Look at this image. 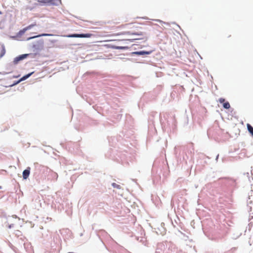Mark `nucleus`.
Returning <instances> with one entry per match:
<instances>
[{"label":"nucleus","mask_w":253,"mask_h":253,"mask_svg":"<svg viewBox=\"0 0 253 253\" xmlns=\"http://www.w3.org/2000/svg\"><path fill=\"white\" fill-rule=\"evenodd\" d=\"M130 25V24H127L126 25Z\"/></svg>","instance_id":"nucleus-19"},{"label":"nucleus","mask_w":253,"mask_h":253,"mask_svg":"<svg viewBox=\"0 0 253 253\" xmlns=\"http://www.w3.org/2000/svg\"><path fill=\"white\" fill-rule=\"evenodd\" d=\"M36 26V24H31L30 25H29L28 26L26 27L25 28V30H30L32 28L34 27V26Z\"/></svg>","instance_id":"nucleus-13"},{"label":"nucleus","mask_w":253,"mask_h":253,"mask_svg":"<svg viewBox=\"0 0 253 253\" xmlns=\"http://www.w3.org/2000/svg\"><path fill=\"white\" fill-rule=\"evenodd\" d=\"M61 4V0H49V5L58 6Z\"/></svg>","instance_id":"nucleus-3"},{"label":"nucleus","mask_w":253,"mask_h":253,"mask_svg":"<svg viewBox=\"0 0 253 253\" xmlns=\"http://www.w3.org/2000/svg\"><path fill=\"white\" fill-rule=\"evenodd\" d=\"M112 185V186L115 188L121 189V187L120 185H119L116 183H113Z\"/></svg>","instance_id":"nucleus-12"},{"label":"nucleus","mask_w":253,"mask_h":253,"mask_svg":"<svg viewBox=\"0 0 253 253\" xmlns=\"http://www.w3.org/2000/svg\"><path fill=\"white\" fill-rule=\"evenodd\" d=\"M133 28H134V26L130 27V30L129 31L118 33L115 34V35H126V38L120 39L119 41H126L131 42L135 40H144L146 39V33L144 32L139 31L138 27H135V29H133Z\"/></svg>","instance_id":"nucleus-1"},{"label":"nucleus","mask_w":253,"mask_h":253,"mask_svg":"<svg viewBox=\"0 0 253 253\" xmlns=\"http://www.w3.org/2000/svg\"><path fill=\"white\" fill-rule=\"evenodd\" d=\"M51 35H50V34H42V35H40L36 36H34L33 37L29 38H28V40H31L32 39H34V38H37V37H41V36H51Z\"/></svg>","instance_id":"nucleus-8"},{"label":"nucleus","mask_w":253,"mask_h":253,"mask_svg":"<svg viewBox=\"0 0 253 253\" xmlns=\"http://www.w3.org/2000/svg\"><path fill=\"white\" fill-rule=\"evenodd\" d=\"M113 20L114 21V23H115V24H119L120 23V19H118V21H117V18L113 19Z\"/></svg>","instance_id":"nucleus-15"},{"label":"nucleus","mask_w":253,"mask_h":253,"mask_svg":"<svg viewBox=\"0 0 253 253\" xmlns=\"http://www.w3.org/2000/svg\"><path fill=\"white\" fill-rule=\"evenodd\" d=\"M12 226L11 225H9V227L11 228Z\"/></svg>","instance_id":"nucleus-18"},{"label":"nucleus","mask_w":253,"mask_h":253,"mask_svg":"<svg viewBox=\"0 0 253 253\" xmlns=\"http://www.w3.org/2000/svg\"><path fill=\"white\" fill-rule=\"evenodd\" d=\"M30 168H28L27 169H25L23 172V179H26L29 176L30 174Z\"/></svg>","instance_id":"nucleus-5"},{"label":"nucleus","mask_w":253,"mask_h":253,"mask_svg":"<svg viewBox=\"0 0 253 253\" xmlns=\"http://www.w3.org/2000/svg\"><path fill=\"white\" fill-rule=\"evenodd\" d=\"M32 74V73H31L28 75H26L24 76H23L18 82H20V81H24L26 79H27L28 78H29L31 75Z\"/></svg>","instance_id":"nucleus-11"},{"label":"nucleus","mask_w":253,"mask_h":253,"mask_svg":"<svg viewBox=\"0 0 253 253\" xmlns=\"http://www.w3.org/2000/svg\"><path fill=\"white\" fill-rule=\"evenodd\" d=\"M92 34H72L68 36V37L70 38H90L92 37Z\"/></svg>","instance_id":"nucleus-2"},{"label":"nucleus","mask_w":253,"mask_h":253,"mask_svg":"<svg viewBox=\"0 0 253 253\" xmlns=\"http://www.w3.org/2000/svg\"><path fill=\"white\" fill-rule=\"evenodd\" d=\"M117 48L118 49H123V48H124V47H117Z\"/></svg>","instance_id":"nucleus-17"},{"label":"nucleus","mask_w":253,"mask_h":253,"mask_svg":"<svg viewBox=\"0 0 253 253\" xmlns=\"http://www.w3.org/2000/svg\"><path fill=\"white\" fill-rule=\"evenodd\" d=\"M27 31V30H25V28H23V30H22V31H21V32H21V33H24V32H26V31Z\"/></svg>","instance_id":"nucleus-16"},{"label":"nucleus","mask_w":253,"mask_h":253,"mask_svg":"<svg viewBox=\"0 0 253 253\" xmlns=\"http://www.w3.org/2000/svg\"><path fill=\"white\" fill-rule=\"evenodd\" d=\"M225 101V99L223 98H220L219 99V102L221 103H223V107L225 109H229L230 107V105L228 102H226L224 103Z\"/></svg>","instance_id":"nucleus-4"},{"label":"nucleus","mask_w":253,"mask_h":253,"mask_svg":"<svg viewBox=\"0 0 253 253\" xmlns=\"http://www.w3.org/2000/svg\"><path fill=\"white\" fill-rule=\"evenodd\" d=\"M152 52V51H139L137 52L136 53L138 55H144V54H149Z\"/></svg>","instance_id":"nucleus-9"},{"label":"nucleus","mask_w":253,"mask_h":253,"mask_svg":"<svg viewBox=\"0 0 253 253\" xmlns=\"http://www.w3.org/2000/svg\"><path fill=\"white\" fill-rule=\"evenodd\" d=\"M247 128H248L249 132L251 133V135L253 137V127L249 124H247Z\"/></svg>","instance_id":"nucleus-6"},{"label":"nucleus","mask_w":253,"mask_h":253,"mask_svg":"<svg viewBox=\"0 0 253 253\" xmlns=\"http://www.w3.org/2000/svg\"><path fill=\"white\" fill-rule=\"evenodd\" d=\"M20 61V59L19 58V56L16 57L14 58L13 60V63L14 64H17Z\"/></svg>","instance_id":"nucleus-14"},{"label":"nucleus","mask_w":253,"mask_h":253,"mask_svg":"<svg viewBox=\"0 0 253 253\" xmlns=\"http://www.w3.org/2000/svg\"><path fill=\"white\" fill-rule=\"evenodd\" d=\"M38 1L42 5H49V0H38Z\"/></svg>","instance_id":"nucleus-7"},{"label":"nucleus","mask_w":253,"mask_h":253,"mask_svg":"<svg viewBox=\"0 0 253 253\" xmlns=\"http://www.w3.org/2000/svg\"><path fill=\"white\" fill-rule=\"evenodd\" d=\"M29 54H24L18 56L20 61L27 58L29 56Z\"/></svg>","instance_id":"nucleus-10"}]
</instances>
